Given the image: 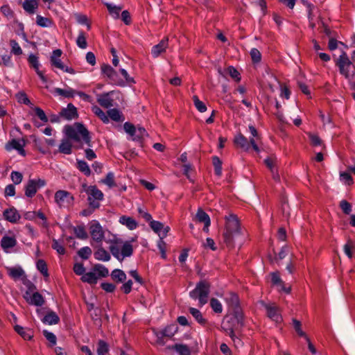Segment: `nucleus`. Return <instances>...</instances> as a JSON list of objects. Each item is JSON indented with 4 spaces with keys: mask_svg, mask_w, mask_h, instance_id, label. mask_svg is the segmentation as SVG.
Here are the masks:
<instances>
[{
    "mask_svg": "<svg viewBox=\"0 0 355 355\" xmlns=\"http://www.w3.org/2000/svg\"><path fill=\"white\" fill-rule=\"evenodd\" d=\"M89 231L92 238L94 241L97 243L103 241L105 238V231L97 220H92L91 222Z\"/></svg>",
    "mask_w": 355,
    "mask_h": 355,
    "instance_id": "nucleus-7",
    "label": "nucleus"
},
{
    "mask_svg": "<svg viewBox=\"0 0 355 355\" xmlns=\"http://www.w3.org/2000/svg\"><path fill=\"white\" fill-rule=\"evenodd\" d=\"M352 62L349 60L347 53L343 51L341 55L336 60V65L339 67L340 71H343L344 66L350 67Z\"/></svg>",
    "mask_w": 355,
    "mask_h": 355,
    "instance_id": "nucleus-25",
    "label": "nucleus"
},
{
    "mask_svg": "<svg viewBox=\"0 0 355 355\" xmlns=\"http://www.w3.org/2000/svg\"><path fill=\"white\" fill-rule=\"evenodd\" d=\"M119 222L131 230H135L137 227V223L132 217L123 216L120 218Z\"/></svg>",
    "mask_w": 355,
    "mask_h": 355,
    "instance_id": "nucleus-29",
    "label": "nucleus"
},
{
    "mask_svg": "<svg viewBox=\"0 0 355 355\" xmlns=\"http://www.w3.org/2000/svg\"><path fill=\"white\" fill-rule=\"evenodd\" d=\"M168 38L165 37L159 43L152 48V55L155 58H157L162 53H164L168 47Z\"/></svg>",
    "mask_w": 355,
    "mask_h": 355,
    "instance_id": "nucleus-16",
    "label": "nucleus"
},
{
    "mask_svg": "<svg viewBox=\"0 0 355 355\" xmlns=\"http://www.w3.org/2000/svg\"><path fill=\"white\" fill-rule=\"evenodd\" d=\"M67 136L76 141L80 140L79 135H81L83 140L89 146H91V138L89 132L87 128L80 123H76L74 126L66 125L64 128Z\"/></svg>",
    "mask_w": 355,
    "mask_h": 355,
    "instance_id": "nucleus-2",
    "label": "nucleus"
},
{
    "mask_svg": "<svg viewBox=\"0 0 355 355\" xmlns=\"http://www.w3.org/2000/svg\"><path fill=\"white\" fill-rule=\"evenodd\" d=\"M340 207L345 214H349L352 211V205L345 200L340 202Z\"/></svg>",
    "mask_w": 355,
    "mask_h": 355,
    "instance_id": "nucleus-60",
    "label": "nucleus"
},
{
    "mask_svg": "<svg viewBox=\"0 0 355 355\" xmlns=\"http://www.w3.org/2000/svg\"><path fill=\"white\" fill-rule=\"evenodd\" d=\"M17 243V241L14 237L4 236L1 242V245L2 248L7 251L8 249L14 247Z\"/></svg>",
    "mask_w": 355,
    "mask_h": 355,
    "instance_id": "nucleus-28",
    "label": "nucleus"
},
{
    "mask_svg": "<svg viewBox=\"0 0 355 355\" xmlns=\"http://www.w3.org/2000/svg\"><path fill=\"white\" fill-rule=\"evenodd\" d=\"M10 46H12V52L15 55H21L22 50L19 44L15 40H10Z\"/></svg>",
    "mask_w": 355,
    "mask_h": 355,
    "instance_id": "nucleus-64",
    "label": "nucleus"
},
{
    "mask_svg": "<svg viewBox=\"0 0 355 355\" xmlns=\"http://www.w3.org/2000/svg\"><path fill=\"white\" fill-rule=\"evenodd\" d=\"M196 218L199 222L203 223L204 224L206 223V225H207L208 223H211L209 216L202 209H198L196 214Z\"/></svg>",
    "mask_w": 355,
    "mask_h": 355,
    "instance_id": "nucleus-43",
    "label": "nucleus"
},
{
    "mask_svg": "<svg viewBox=\"0 0 355 355\" xmlns=\"http://www.w3.org/2000/svg\"><path fill=\"white\" fill-rule=\"evenodd\" d=\"M189 312L192 316L201 324L206 323V320L202 317L201 312L195 308H189Z\"/></svg>",
    "mask_w": 355,
    "mask_h": 355,
    "instance_id": "nucleus-38",
    "label": "nucleus"
},
{
    "mask_svg": "<svg viewBox=\"0 0 355 355\" xmlns=\"http://www.w3.org/2000/svg\"><path fill=\"white\" fill-rule=\"evenodd\" d=\"M210 306L215 313H220L223 311L221 303L216 298L211 299Z\"/></svg>",
    "mask_w": 355,
    "mask_h": 355,
    "instance_id": "nucleus-50",
    "label": "nucleus"
},
{
    "mask_svg": "<svg viewBox=\"0 0 355 355\" xmlns=\"http://www.w3.org/2000/svg\"><path fill=\"white\" fill-rule=\"evenodd\" d=\"M105 5L106 6L111 15H112L115 18L119 17V12L121 10L122 7L117 6L109 3H105Z\"/></svg>",
    "mask_w": 355,
    "mask_h": 355,
    "instance_id": "nucleus-45",
    "label": "nucleus"
},
{
    "mask_svg": "<svg viewBox=\"0 0 355 355\" xmlns=\"http://www.w3.org/2000/svg\"><path fill=\"white\" fill-rule=\"evenodd\" d=\"M98 276L93 270L92 272H86L81 277V280L89 284H96L98 281Z\"/></svg>",
    "mask_w": 355,
    "mask_h": 355,
    "instance_id": "nucleus-31",
    "label": "nucleus"
},
{
    "mask_svg": "<svg viewBox=\"0 0 355 355\" xmlns=\"http://www.w3.org/2000/svg\"><path fill=\"white\" fill-rule=\"evenodd\" d=\"M36 180H29L25 189V194L27 197H33L37 192Z\"/></svg>",
    "mask_w": 355,
    "mask_h": 355,
    "instance_id": "nucleus-27",
    "label": "nucleus"
},
{
    "mask_svg": "<svg viewBox=\"0 0 355 355\" xmlns=\"http://www.w3.org/2000/svg\"><path fill=\"white\" fill-rule=\"evenodd\" d=\"M350 67L344 66L343 71H340V73L344 75L346 78L350 80L351 87L354 89L355 87V81L354 80V74L350 75L348 69Z\"/></svg>",
    "mask_w": 355,
    "mask_h": 355,
    "instance_id": "nucleus-51",
    "label": "nucleus"
},
{
    "mask_svg": "<svg viewBox=\"0 0 355 355\" xmlns=\"http://www.w3.org/2000/svg\"><path fill=\"white\" fill-rule=\"evenodd\" d=\"M112 278L114 280H117L119 282H123L126 279V275L120 269H115L112 272Z\"/></svg>",
    "mask_w": 355,
    "mask_h": 355,
    "instance_id": "nucleus-40",
    "label": "nucleus"
},
{
    "mask_svg": "<svg viewBox=\"0 0 355 355\" xmlns=\"http://www.w3.org/2000/svg\"><path fill=\"white\" fill-rule=\"evenodd\" d=\"M132 252V245L130 243L125 242L121 248V256L123 257H130Z\"/></svg>",
    "mask_w": 355,
    "mask_h": 355,
    "instance_id": "nucleus-49",
    "label": "nucleus"
},
{
    "mask_svg": "<svg viewBox=\"0 0 355 355\" xmlns=\"http://www.w3.org/2000/svg\"><path fill=\"white\" fill-rule=\"evenodd\" d=\"M210 293V284L206 280L197 283L196 288L189 293V296L193 300H198L200 306H202L208 302Z\"/></svg>",
    "mask_w": 355,
    "mask_h": 355,
    "instance_id": "nucleus-3",
    "label": "nucleus"
},
{
    "mask_svg": "<svg viewBox=\"0 0 355 355\" xmlns=\"http://www.w3.org/2000/svg\"><path fill=\"white\" fill-rule=\"evenodd\" d=\"M37 7V2L36 0H25L23 3V8L24 9L32 14L35 12V10Z\"/></svg>",
    "mask_w": 355,
    "mask_h": 355,
    "instance_id": "nucleus-35",
    "label": "nucleus"
},
{
    "mask_svg": "<svg viewBox=\"0 0 355 355\" xmlns=\"http://www.w3.org/2000/svg\"><path fill=\"white\" fill-rule=\"evenodd\" d=\"M42 320L45 324L52 325L58 324L60 322V318L54 311H51L47 313Z\"/></svg>",
    "mask_w": 355,
    "mask_h": 355,
    "instance_id": "nucleus-24",
    "label": "nucleus"
},
{
    "mask_svg": "<svg viewBox=\"0 0 355 355\" xmlns=\"http://www.w3.org/2000/svg\"><path fill=\"white\" fill-rule=\"evenodd\" d=\"M4 218L10 223H15L20 219V215L15 208L7 209L3 211Z\"/></svg>",
    "mask_w": 355,
    "mask_h": 355,
    "instance_id": "nucleus-18",
    "label": "nucleus"
},
{
    "mask_svg": "<svg viewBox=\"0 0 355 355\" xmlns=\"http://www.w3.org/2000/svg\"><path fill=\"white\" fill-rule=\"evenodd\" d=\"M107 116L116 122L123 121L124 120L122 113L116 108L109 110Z\"/></svg>",
    "mask_w": 355,
    "mask_h": 355,
    "instance_id": "nucleus-33",
    "label": "nucleus"
},
{
    "mask_svg": "<svg viewBox=\"0 0 355 355\" xmlns=\"http://www.w3.org/2000/svg\"><path fill=\"white\" fill-rule=\"evenodd\" d=\"M221 329L231 338L236 347L242 346L243 343L241 338L235 333H233L232 328L226 327V325H223L221 326Z\"/></svg>",
    "mask_w": 355,
    "mask_h": 355,
    "instance_id": "nucleus-21",
    "label": "nucleus"
},
{
    "mask_svg": "<svg viewBox=\"0 0 355 355\" xmlns=\"http://www.w3.org/2000/svg\"><path fill=\"white\" fill-rule=\"evenodd\" d=\"M293 327L295 330V331L297 332V334L300 336H302V337H304L306 338L307 336L306 335V334L301 329V322L296 320V319H293Z\"/></svg>",
    "mask_w": 355,
    "mask_h": 355,
    "instance_id": "nucleus-62",
    "label": "nucleus"
},
{
    "mask_svg": "<svg viewBox=\"0 0 355 355\" xmlns=\"http://www.w3.org/2000/svg\"><path fill=\"white\" fill-rule=\"evenodd\" d=\"M225 227L223 232V241L229 248L234 247L235 241L241 236V228L238 218L230 214L225 217Z\"/></svg>",
    "mask_w": 355,
    "mask_h": 355,
    "instance_id": "nucleus-1",
    "label": "nucleus"
},
{
    "mask_svg": "<svg viewBox=\"0 0 355 355\" xmlns=\"http://www.w3.org/2000/svg\"><path fill=\"white\" fill-rule=\"evenodd\" d=\"M101 71L112 80H113L114 76L116 75V71L109 64H103L101 67Z\"/></svg>",
    "mask_w": 355,
    "mask_h": 355,
    "instance_id": "nucleus-41",
    "label": "nucleus"
},
{
    "mask_svg": "<svg viewBox=\"0 0 355 355\" xmlns=\"http://www.w3.org/2000/svg\"><path fill=\"white\" fill-rule=\"evenodd\" d=\"M92 112L98 116L104 123L109 122V118L107 114L98 106L94 105L92 107Z\"/></svg>",
    "mask_w": 355,
    "mask_h": 355,
    "instance_id": "nucleus-44",
    "label": "nucleus"
},
{
    "mask_svg": "<svg viewBox=\"0 0 355 355\" xmlns=\"http://www.w3.org/2000/svg\"><path fill=\"white\" fill-rule=\"evenodd\" d=\"M37 268L38 270H40L41 272V273H42L43 275L46 276V277L49 276L47 266H46V262L44 260L39 259L37 261Z\"/></svg>",
    "mask_w": 355,
    "mask_h": 355,
    "instance_id": "nucleus-52",
    "label": "nucleus"
},
{
    "mask_svg": "<svg viewBox=\"0 0 355 355\" xmlns=\"http://www.w3.org/2000/svg\"><path fill=\"white\" fill-rule=\"evenodd\" d=\"M193 100L196 107L199 112H204L207 110L205 104L202 101H200L197 96H193Z\"/></svg>",
    "mask_w": 355,
    "mask_h": 355,
    "instance_id": "nucleus-55",
    "label": "nucleus"
},
{
    "mask_svg": "<svg viewBox=\"0 0 355 355\" xmlns=\"http://www.w3.org/2000/svg\"><path fill=\"white\" fill-rule=\"evenodd\" d=\"M267 315L273 321L279 322L282 317L279 313V309L275 304H263Z\"/></svg>",
    "mask_w": 355,
    "mask_h": 355,
    "instance_id": "nucleus-9",
    "label": "nucleus"
},
{
    "mask_svg": "<svg viewBox=\"0 0 355 355\" xmlns=\"http://www.w3.org/2000/svg\"><path fill=\"white\" fill-rule=\"evenodd\" d=\"M93 270L96 272L98 277H105L109 274L108 269L101 264L94 265Z\"/></svg>",
    "mask_w": 355,
    "mask_h": 355,
    "instance_id": "nucleus-37",
    "label": "nucleus"
},
{
    "mask_svg": "<svg viewBox=\"0 0 355 355\" xmlns=\"http://www.w3.org/2000/svg\"><path fill=\"white\" fill-rule=\"evenodd\" d=\"M73 196L67 191L59 190L55 193V202L60 208H67L73 205Z\"/></svg>",
    "mask_w": 355,
    "mask_h": 355,
    "instance_id": "nucleus-6",
    "label": "nucleus"
},
{
    "mask_svg": "<svg viewBox=\"0 0 355 355\" xmlns=\"http://www.w3.org/2000/svg\"><path fill=\"white\" fill-rule=\"evenodd\" d=\"M26 301L31 304H33L37 306H41L44 303V300L42 295L39 293L38 292L34 293L32 296L30 297V299L26 298Z\"/></svg>",
    "mask_w": 355,
    "mask_h": 355,
    "instance_id": "nucleus-26",
    "label": "nucleus"
},
{
    "mask_svg": "<svg viewBox=\"0 0 355 355\" xmlns=\"http://www.w3.org/2000/svg\"><path fill=\"white\" fill-rule=\"evenodd\" d=\"M226 325V327L232 328L233 333L239 332L244 326L243 315L241 313V323L236 320V315L233 314L230 320L223 322L222 326Z\"/></svg>",
    "mask_w": 355,
    "mask_h": 355,
    "instance_id": "nucleus-11",
    "label": "nucleus"
},
{
    "mask_svg": "<svg viewBox=\"0 0 355 355\" xmlns=\"http://www.w3.org/2000/svg\"><path fill=\"white\" fill-rule=\"evenodd\" d=\"M234 144L237 147L242 148L245 151H248L252 146L250 140L248 141V139L241 133L235 137Z\"/></svg>",
    "mask_w": 355,
    "mask_h": 355,
    "instance_id": "nucleus-14",
    "label": "nucleus"
},
{
    "mask_svg": "<svg viewBox=\"0 0 355 355\" xmlns=\"http://www.w3.org/2000/svg\"><path fill=\"white\" fill-rule=\"evenodd\" d=\"M271 276V282L274 285L278 286L281 288L282 291L284 292L289 293L291 292V287L286 288L284 286V282L280 278L279 272H274L270 273Z\"/></svg>",
    "mask_w": 355,
    "mask_h": 355,
    "instance_id": "nucleus-19",
    "label": "nucleus"
},
{
    "mask_svg": "<svg viewBox=\"0 0 355 355\" xmlns=\"http://www.w3.org/2000/svg\"><path fill=\"white\" fill-rule=\"evenodd\" d=\"M53 92L60 96H62L65 98H73L76 94V90L68 88L67 89H63L60 88H55Z\"/></svg>",
    "mask_w": 355,
    "mask_h": 355,
    "instance_id": "nucleus-34",
    "label": "nucleus"
},
{
    "mask_svg": "<svg viewBox=\"0 0 355 355\" xmlns=\"http://www.w3.org/2000/svg\"><path fill=\"white\" fill-rule=\"evenodd\" d=\"M92 251L89 247H84L80 248L78 254L83 259H88L92 254Z\"/></svg>",
    "mask_w": 355,
    "mask_h": 355,
    "instance_id": "nucleus-56",
    "label": "nucleus"
},
{
    "mask_svg": "<svg viewBox=\"0 0 355 355\" xmlns=\"http://www.w3.org/2000/svg\"><path fill=\"white\" fill-rule=\"evenodd\" d=\"M62 55V51L60 49H56L53 51L51 57V62L52 65L58 68L64 69V64L61 62L60 57Z\"/></svg>",
    "mask_w": 355,
    "mask_h": 355,
    "instance_id": "nucleus-22",
    "label": "nucleus"
},
{
    "mask_svg": "<svg viewBox=\"0 0 355 355\" xmlns=\"http://www.w3.org/2000/svg\"><path fill=\"white\" fill-rule=\"evenodd\" d=\"M150 226L153 229V230L155 232L157 233L159 235L162 230L164 228V224L157 220H150Z\"/></svg>",
    "mask_w": 355,
    "mask_h": 355,
    "instance_id": "nucleus-57",
    "label": "nucleus"
},
{
    "mask_svg": "<svg viewBox=\"0 0 355 355\" xmlns=\"http://www.w3.org/2000/svg\"><path fill=\"white\" fill-rule=\"evenodd\" d=\"M77 168L83 173L85 175H89L91 170L86 162L83 160L77 161Z\"/></svg>",
    "mask_w": 355,
    "mask_h": 355,
    "instance_id": "nucleus-46",
    "label": "nucleus"
},
{
    "mask_svg": "<svg viewBox=\"0 0 355 355\" xmlns=\"http://www.w3.org/2000/svg\"><path fill=\"white\" fill-rule=\"evenodd\" d=\"M60 114L67 120H71L78 117L76 107L72 103H69L67 107L63 108Z\"/></svg>",
    "mask_w": 355,
    "mask_h": 355,
    "instance_id": "nucleus-13",
    "label": "nucleus"
},
{
    "mask_svg": "<svg viewBox=\"0 0 355 355\" xmlns=\"http://www.w3.org/2000/svg\"><path fill=\"white\" fill-rule=\"evenodd\" d=\"M125 132L132 137V140L140 141L145 137L148 136L146 130L142 127L136 128L133 124L125 122L123 125Z\"/></svg>",
    "mask_w": 355,
    "mask_h": 355,
    "instance_id": "nucleus-5",
    "label": "nucleus"
},
{
    "mask_svg": "<svg viewBox=\"0 0 355 355\" xmlns=\"http://www.w3.org/2000/svg\"><path fill=\"white\" fill-rule=\"evenodd\" d=\"M227 302L232 311L233 314L236 315V320L241 323V313H243L239 307V297L236 294L232 293L227 299Z\"/></svg>",
    "mask_w": 355,
    "mask_h": 355,
    "instance_id": "nucleus-8",
    "label": "nucleus"
},
{
    "mask_svg": "<svg viewBox=\"0 0 355 355\" xmlns=\"http://www.w3.org/2000/svg\"><path fill=\"white\" fill-rule=\"evenodd\" d=\"M354 248V243L352 240H349L344 245V252L349 258H352V249Z\"/></svg>",
    "mask_w": 355,
    "mask_h": 355,
    "instance_id": "nucleus-58",
    "label": "nucleus"
},
{
    "mask_svg": "<svg viewBox=\"0 0 355 355\" xmlns=\"http://www.w3.org/2000/svg\"><path fill=\"white\" fill-rule=\"evenodd\" d=\"M37 24L42 27H48L51 25V21L46 17H42L40 15L37 16Z\"/></svg>",
    "mask_w": 355,
    "mask_h": 355,
    "instance_id": "nucleus-59",
    "label": "nucleus"
},
{
    "mask_svg": "<svg viewBox=\"0 0 355 355\" xmlns=\"http://www.w3.org/2000/svg\"><path fill=\"white\" fill-rule=\"evenodd\" d=\"M114 94V91L97 95V102L103 107L108 108L114 105V100L110 98Z\"/></svg>",
    "mask_w": 355,
    "mask_h": 355,
    "instance_id": "nucleus-12",
    "label": "nucleus"
},
{
    "mask_svg": "<svg viewBox=\"0 0 355 355\" xmlns=\"http://www.w3.org/2000/svg\"><path fill=\"white\" fill-rule=\"evenodd\" d=\"M108 345L103 340H100L98 342L97 354L98 355H106L108 352Z\"/></svg>",
    "mask_w": 355,
    "mask_h": 355,
    "instance_id": "nucleus-48",
    "label": "nucleus"
},
{
    "mask_svg": "<svg viewBox=\"0 0 355 355\" xmlns=\"http://www.w3.org/2000/svg\"><path fill=\"white\" fill-rule=\"evenodd\" d=\"M28 60V62L35 69L37 74L40 76L41 80L44 83H46L47 82L46 78L43 75L42 72L41 71H40V69H39L40 63L38 61V58L36 55L31 54L29 55Z\"/></svg>",
    "mask_w": 355,
    "mask_h": 355,
    "instance_id": "nucleus-17",
    "label": "nucleus"
},
{
    "mask_svg": "<svg viewBox=\"0 0 355 355\" xmlns=\"http://www.w3.org/2000/svg\"><path fill=\"white\" fill-rule=\"evenodd\" d=\"M96 259L107 261L110 259V254L102 247H99L94 254Z\"/></svg>",
    "mask_w": 355,
    "mask_h": 355,
    "instance_id": "nucleus-30",
    "label": "nucleus"
},
{
    "mask_svg": "<svg viewBox=\"0 0 355 355\" xmlns=\"http://www.w3.org/2000/svg\"><path fill=\"white\" fill-rule=\"evenodd\" d=\"M17 101L19 103H24L25 105H30L31 101L28 99L27 95L24 92H19L15 95Z\"/></svg>",
    "mask_w": 355,
    "mask_h": 355,
    "instance_id": "nucleus-53",
    "label": "nucleus"
},
{
    "mask_svg": "<svg viewBox=\"0 0 355 355\" xmlns=\"http://www.w3.org/2000/svg\"><path fill=\"white\" fill-rule=\"evenodd\" d=\"M178 331V327L175 324H172L166 327L164 330H162L157 333V342L161 345H164V342L163 338L164 337L171 338L174 336L175 332Z\"/></svg>",
    "mask_w": 355,
    "mask_h": 355,
    "instance_id": "nucleus-10",
    "label": "nucleus"
},
{
    "mask_svg": "<svg viewBox=\"0 0 355 355\" xmlns=\"http://www.w3.org/2000/svg\"><path fill=\"white\" fill-rule=\"evenodd\" d=\"M73 232L76 234V237L80 239H87L88 238V234L85 231L84 226L80 225L74 227Z\"/></svg>",
    "mask_w": 355,
    "mask_h": 355,
    "instance_id": "nucleus-42",
    "label": "nucleus"
},
{
    "mask_svg": "<svg viewBox=\"0 0 355 355\" xmlns=\"http://www.w3.org/2000/svg\"><path fill=\"white\" fill-rule=\"evenodd\" d=\"M24 144H21L20 141L12 139L10 142L6 145V149L7 150H10L14 148L17 150L20 155L22 156H25V150L23 148Z\"/></svg>",
    "mask_w": 355,
    "mask_h": 355,
    "instance_id": "nucleus-23",
    "label": "nucleus"
},
{
    "mask_svg": "<svg viewBox=\"0 0 355 355\" xmlns=\"http://www.w3.org/2000/svg\"><path fill=\"white\" fill-rule=\"evenodd\" d=\"M14 329L24 340H30L33 337V332L31 329H24L18 324L15 325Z\"/></svg>",
    "mask_w": 355,
    "mask_h": 355,
    "instance_id": "nucleus-20",
    "label": "nucleus"
},
{
    "mask_svg": "<svg viewBox=\"0 0 355 355\" xmlns=\"http://www.w3.org/2000/svg\"><path fill=\"white\" fill-rule=\"evenodd\" d=\"M85 191L88 195V201L89 206L93 209L98 208L100 206L99 201L103 198V194L95 186L87 187L86 184L83 186Z\"/></svg>",
    "mask_w": 355,
    "mask_h": 355,
    "instance_id": "nucleus-4",
    "label": "nucleus"
},
{
    "mask_svg": "<svg viewBox=\"0 0 355 355\" xmlns=\"http://www.w3.org/2000/svg\"><path fill=\"white\" fill-rule=\"evenodd\" d=\"M168 349H175L180 355H190L191 351L186 345L175 344L173 346H168Z\"/></svg>",
    "mask_w": 355,
    "mask_h": 355,
    "instance_id": "nucleus-32",
    "label": "nucleus"
},
{
    "mask_svg": "<svg viewBox=\"0 0 355 355\" xmlns=\"http://www.w3.org/2000/svg\"><path fill=\"white\" fill-rule=\"evenodd\" d=\"M250 56H251V58H252V60L253 61V62H259L261 61V53L256 48H253L251 49Z\"/></svg>",
    "mask_w": 355,
    "mask_h": 355,
    "instance_id": "nucleus-63",
    "label": "nucleus"
},
{
    "mask_svg": "<svg viewBox=\"0 0 355 355\" xmlns=\"http://www.w3.org/2000/svg\"><path fill=\"white\" fill-rule=\"evenodd\" d=\"M249 131L252 135V137L250 138L252 147L256 152H259L260 150L258 144L261 139L260 135H259L257 129L253 125H249Z\"/></svg>",
    "mask_w": 355,
    "mask_h": 355,
    "instance_id": "nucleus-15",
    "label": "nucleus"
},
{
    "mask_svg": "<svg viewBox=\"0 0 355 355\" xmlns=\"http://www.w3.org/2000/svg\"><path fill=\"white\" fill-rule=\"evenodd\" d=\"M9 275L13 279H19L24 275V271L21 268H8Z\"/></svg>",
    "mask_w": 355,
    "mask_h": 355,
    "instance_id": "nucleus-39",
    "label": "nucleus"
},
{
    "mask_svg": "<svg viewBox=\"0 0 355 355\" xmlns=\"http://www.w3.org/2000/svg\"><path fill=\"white\" fill-rule=\"evenodd\" d=\"M212 163L214 167V171L216 175L218 176L221 175L222 174V162L221 160L216 156L214 157L212 159Z\"/></svg>",
    "mask_w": 355,
    "mask_h": 355,
    "instance_id": "nucleus-47",
    "label": "nucleus"
},
{
    "mask_svg": "<svg viewBox=\"0 0 355 355\" xmlns=\"http://www.w3.org/2000/svg\"><path fill=\"white\" fill-rule=\"evenodd\" d=\"M71 143L67 139H63L59 146V151L62 153L69 155L71 153Z\"/></svg>",
    "mask_w": 355,
    "mask_h": 355,
    "instance_id": "nucleus-36",
    "label": "nucleus"
},
{
    "mask_svg": "<svg viewBox=\"0 0 355 355\" xmlns=\"http://www.w3.org/2000/svg\"><path fill=\"white\" fill-rule=\"evenodd\" d=\"M101 182L107 185L110 188L115 186L114 173L112 172L108 173L105 178L102 180Z\"/></svg>",
    "mask_w": 355,
    "mask_h": 355,
    "instance_id": "nucleus-54",
    "label": "nucleus"
},
{
    "mask_svg": "<svg viewBox=\"0 0 355 355\" xmlns=\"http://www.w3.org/2000/svg\"><path fill=\"white\" fill-rule=\"evenodd\" d=\"M76 43L77 45L81 49H85L87 48V44L86 41V37L83 32L80 33L77 38Z\"/></svg>",
    "mask_w": 355,
    "mask_h": 355,
    "instance_id": "nucleus-61",
    "label": "nucleus"
}]
</instances>
